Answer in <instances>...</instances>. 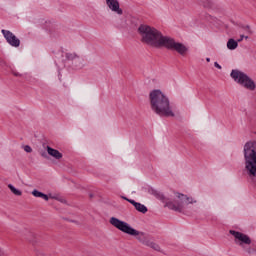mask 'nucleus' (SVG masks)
Listing matches in <instances>:
<instances>
[{
  "label": "nucleus",
  "instance_id": "nucleus-11",
  "mask_svg": "<svg viewBox=\"0 0 256 256\" xmlns=\"http://www.w3.org/2000/svg\"><path fill=\"white\" fill-rule=\"evenodd\" d=\"M65 57L66 61H72V64L75 65V67H81V65H83V58L75 52H68L65 54Z\"/></svg>",
  "mask_w": 256,
  "mask_h": 256
},
{
  "label": "nucleus",
  "instance_id": "nucleus-12",
  "mask_svg": "<svg viewBox=\"0 0 256 256\" xmlns=\"http://www.w3.org/2000/svg\"><path fill=\"white\" fill-rule=\"evenodd\" d=\"M106 5L116 15H123V9L119 5V0H106Z\"/></svg>",
  "mask_w": 256,
  "mask_h": 256
},
{
  "label": "nucleus",
  "instance_id": "nucleus-4",
  "mask_svg": "<svg viewBox=\"0 0 256 256\" xmlns=\"http://www.w3.org/2000/svg\"><path fill=\"white\" fill-rule=\"evenodd\" d=\"M109 223L113 225V227H115L116 229H119V231H122V233H126V235L136 237V239L139 240V242L142 244L145 239H147V237L145 236V232L136 230L135 228L131 227L129 223L122 221L119 218L111 217Z\"/></svg>",
  "mask_w": 256,
  "mask_h": 256
},
{
  "label": "nucleus",
  "instance_id": "nucleus-22",
  "mask_svg": "<svg viewBox=\"0 0 256 256\" xmlns=\"http://www.w3.org/2000/svg\"><path fill=\"white\" fill-rule=\"evenodd\" d=\"M23 149H24V151H25L26 153H32V152H33V148H31V146H29V145H25V146L23 147Z\"/></svg>",
  "mask_w": 256,
  "mask_h": 256
},
{
  "label": "nucleus",
  "instance_id": "nucleus-14",
  "mask_svg": "<svg viewBox=\"0 0 256 256\" xmlns=\"http://www.w3.org/2000/svg\"><path fill=\"white\" fill-rule=\"evenodd\" d=\"M129 203H131V205H133V207H135L136 211H138L139 213H147L148 209L147 206H145L144 204H141L139 202H136L135 200H128Z\"/></svg>",
  "mask_w": 256,
  "mask_h": 256
},
{
  "label": "nucleus",
  "instance_id": "nucleus-16",
  "mask_svg": "<svg viewBox=\"0 0 256 256\" xmlns=\"http://www.w3.org/2000/svg\"><path fill=\"white\" fill-rule=\"evenodd\" d=\"M177 198L180 199V201L187 203V205H193V203H197V200H194L192 197H189L185 194L178 193Z\"/></svg>",
  "mask_w": 256,
  "mask_h": 256
},
{
  "label": "nucleus",
  "instance_id": "nucleus-21",
  "mask_svg": "<svg viewBox=\"0 0 256 256\" xmlns=\"http://www.w3.org/2000/svg\"><path fill=\"white\" fill-rule=\"evenodd\" d=\"M153 241L149 240V238L144 239L142 245H146V247H151Z\"/></svg>",
  "mask_w": 256,
  "mask_h": 256
},
{
  "label": "nucleus",
  "instance_id": "nucleus-31",
  "mask_svg": "<svg viewBox=\"0 0 256 256\" xmlns=\"http://www.w3.org/2000/svg\"><path fill=\"white\" fill-rule=\"evenodd\" d=\"M244 39H249V36H244Z\"/></svg>",
  "mask_w": 256,
  "mask_h": 256
},
{
  "label": "nucleus",
  "instance_id": "nucleus-17",
  "mask_svg": "<svg viewBox=\"0 0 256 256\" xmlns=\"http://www.w3.org/2000/svg\"><path fill=\"white\" fill-rule=\"evenodd\" d=\"M239 47V42H237L235 39L230 38L227 42V49L230 51H235Z\"/></svg>",
  "mask_w": 256,
  "mask_h": 256
},
{
  "label": "nucleus",
  "instance_id": "nucleus-3",
  "mask_svg": "<svg viewBox=\"0 0 256 256\" xmlns=\"http://www.w3.org/2000/svg\"><path fill=\"white\" fill-rule=\"evenodd\" d=\"M138 33L141 41L145 45H150V47H163L167 39V36H164L157 28L145 24H141L138 27Z\"/></svg>",
  "mask_w": 256,
  "mask_h": 256
},
{
  "label": "nucleus",
  "instance_id": "nucleus-9",
  "mask_svg": "<svg viewBox=\"0 0 256 256\" xmlns=\"http://www.w3.org/2000/svg\"><path fill=\"white\" fill-rule=\"evenodd\" d=\"M1 33L11 47H19V45H21V40H19V38H17L13 32L2 29Z\"/></svg>",
  "mask_w": 256,
  "mask_h": 256
},
{
  "label": "nucleus",
  "instance_id": "nucleus-23",
  "mask_svg": "<svg viewBox=\"0 0 256 256\" xmlns=\"http://www.w3.org/2000/svg\"><path fill=\"white\" fill-rule=\"evenodd\" d=\"M244 29H245V31H247V33H250V34L252 33L251 28L248 25L245 26Z\"/></svg>",
  "mask_w": 256,
  "mask_h": 256
},
{
  "label": "nucleus",
  "instance_id": "nucleus-6",
  "mask_svg": "<svg viewBox=\"0 0 256 256\" xmlns=\"http://www.w3.org/2000/svg\"><path fill=\"white\" fill-rule=\"evenodd\" d=\"M230 77H232V79L236 83H238L242 87H245V89H248L249 91H255V81H253V79H251L247 74H245L241 70H232Z\"/></svg>",
  "mask_w": 256,
  "mask_h": 256
},
{
  "label": "nucleus",
  "instance_id": "nucleus-26",
  "mask_svg": "<svg viewBox=\"0 0 256 256\" xmlns=\"http://www.w3.org/2000/svg\"><path fill=\"white\" fill-rule=\"evenodd\" d=\"M214 67H216V69H222V67L217 62H214Z\"/></svg>",
  "mask_w": 256,
  "mask_h": 256
},
{
  "label": "nucleus",
  "instance_id": "nucleus-18",
  "mask_svg": "<svg viewBox=\"0 0 256 256\" xmlns=\"http://www.w3.org/2000/svg\"><path fill=\"white\" fill-rule=\"evenodd\" d=\"M32 195L34 197L40 198V199H44V201H49V196H47V194L40 192L39 190H33L32 191Z\"/></svg>",
  "mask_w": 256,
  "mask_h": 256
},
{
  "label": "nucleus",
  "instance_id": "nucleus-20",
  "mask_svg": "<svg viewBox=\"0 0 256 256\" xmlns=\"http://www.w3.org/2000/svg\"><path fill=\"white\" fill-rule=\"evenodd\" d=\"M151 249H154V251H161V246H159V244L152 242V244L150 245Z\"/></svg>",
  "mask_w": 256,
  "mask_h": 256
},
{
  "label": "nucleus",
  "instance_id": "nucleus-25",
  "mask_svg": "<svg viewBox=\"0 0 256 256\" xmlns=\"http://www.w3.org/2000/svg\"><path fill=\"white\" fill-rule=\"evenodd\" d=\"M12 73H13L14 77H21L22 76L19 72L13 71Z\"/></svg>",
  "mask_w": 256,
  "mask_h": 256
},
{
  "label": "nucleus",
  "instance_id": "nucleus-24",
  "mask_svg": "<svg viewBox=\"0 0 256 256\" xmlns=\"http://www.w3.org/2000/svg\"><path fill=\"white\" fill-rule=\"evenodd\" d=\"M243 39H245V35H240V39L237 40L238 43H241V41H243Z\"/></svg>",
  "mask_w": 256,
  "mask_h": 256
},
{
  "label": "nucleus",
  "instance_id": "nucleus-33",
  "mask_svg": "<svg viewBox=\"0 0 256 256\" xmlns=\"http://www.w3.org/2000/svg\"><path fill=\"white\" fill-rule=\"evenodd\" d=\"M29 241H33V240L29 239Z\"/></svg>",
  "mask_w": 256,
  "mask_h": 256
},
{
  "label": "nucleus",
  "instance_id": "nucleus-10",
  "mask_svg": "<svg viewBox=\"0 0 256 256\" xmlns=\"http://www.w3.org/2000/svg\"><path fill=\"white\" fill-rule=\"evenodd\" d=\"M165 207H168V209H171L172 211H178V213H182L183 209H185V201L175 200L171 201L169 198H166Z\"/></svg>",
  "mask_w": 256,
  "mask_h": 256
},
{
  "label": "nucleus",
  "instance_id": "nucleus-29",
  "mask_svg": "<svg viewBox=\"0 0 256 256\" xmlns=\"http://www.w3.org/2000/svg\"><path fill=\"white\" fill-rule=\"evenodd\" d=\"M41 155H42L43 157H47V153H46V152H43Z\"/></svg>",
  "mask_w": 256,
  "mask_h": 256
},
{
  "label": "nucleus",
  "instance_id": "nucleus-32",
  "mask_svg": "<svg viewBox=\"0 0 256 256\" xmlns=\"http://www.w3.org/2000/svg\"><path fill=\"white\" fill-rule=\"evenodd\" d=\"M90 197L93 198V194H90Z\"/></svg>",
  "mask_w": 256,
  "mask_h": 256
},
{
  "label": "nucleus",
  "instance_id": "nucleus-5",
  "mask_svg": "<svg viewBox=\"0 0 256 256\" xmlns=\"http://www.w3.org/2000/svg\"><path fill=\"white\" fill-rule=\"evenodd\" d=\"M109 223L113 225V227H115L116 229H119V231H122V233H126V235L136 237V239L139 240V242L142 244L145 239H147V237L145 236V232L136 230L135 228L131 227L129 223L122 221L119 218L111 217Z\"/></svg>",
  "mask_w": 256,
  "mask_h": 256
},
{
  "label": "nucleus",
  "instance_id": "nucleus-19",
  "mask_svg": "<svg viewBox=\"0 0 256 256\" xmlns=\"http://www.w3.org/2000/svg\"><path fill=\"white\" fill-rule=\"evenodd\" d=\"M8 188L10 189L11 193H13L14 195H17L18 197H21V195H23V192H21V190L15 188V186H13V184H8Z\"/></svg>",
  "mask_w": 256,
  "mask_h": 256
},
{
  "label": "nucleus",
  "instance_id": "nucleus-2",
  "mask_svg": "<svg viewBox=\"0 0 256 256\" xmlns=\"http://www.w3.org/2000/svg\"><path fill=\"white\" fill-rule=\"evenodd\" d=\"M138 33L141 41L145 45H150V47H163L167 39V36H164L157 28L145 24H141L138 27Z\"/></svg>",
  "mask_w": 256,
  "mask_h": 256
},
{
  "label": "nucleus",
  "instance_id": "nucleus-30",
  "mask_svg": "<svg viewBox=\"0 0 256 256\" xmlns=\"http://www.w3.org/2000/svg\"><path fill=\"white\" fill-rule=\"evenodd\" d=\"M207 63L211 61V58H206Z\"/></svg>",
  "mask_w": 256,
  "mask_h": 256
},
{
  "label": "nucleus",
  "instance_id": "nucleus-1",
  "mask_svg": "<svg viewBox=\"0 0 256 256\" xmlns=\"http://www.w3.org/2000/svg\"><path fill=\"white\" fill-rule=\"evenodd\" d=\"M149 99L150 107L156 115H159L160 117H175V112H173L169 97H167L161 90L151 91Z\"/></svg>",
  "mask_w": 256,
  "mask_h": 256
},
{
  "label": "nucleus",
  "instance_id": "nucleus-13",
  "mask_svg": "<svg viewBox=\"0 0 256 256\" xmlns=\"http://www.w3.org/2000/svg\"><path fill=\"white\" fill-rule=\"evenodd\" d=\"M148 193L156 197V199H159V201H162V203H167V197H165L163 193L159 192L155 188H149Z\"/></svg>",
  "mask_w": 256,
  "mask_h": 256
},
{
  "label": "nucleus",
  "instance_id": "nucleus-27",
  "mask_svg": "<svg viewBox=\"0 0 256 256\" xmlns=\"http://www.w3.org/2000/svg\"><path fill=\"white\" fill-rule=\"evenodd\" d=\"M0 256H7V254L5 253V251H3V249L0 248Z\"/></svg>",
  "mask_w": 256,
  "mask_h": 256
},
{
  "label": "nucleus",
  "instance_id": "nucleus-8",
  "mask_svg": "<svg viewBox=\"0 0 256 256\" xmlns=\"http://www.w3.org/2000/svg\"><path fill=\"white\" fill-rule=\"evenodd\" d=\"M163 47H165L166 49H169L170 51H176L177 53H179V55H186L187 51H189V49L187 48V46H185V44L180 43V42H176L175 39L166 36V40L164 42Z\"/></svg>",
  "mask_w": 256,
  "mask_h": 256
},
{
  "label": "nucleus",
  "instance_id": "nucleus-15",
  "mask_svg": "<svg viewBox=\"0 0 256 256\" xmlns=\"http://www.w3.org/2000/svg\"><path fill=\"white\" fill-rule=\"evenodd\" d=\"M48 155L51 157H54V159H63V154L59 152V150L51 148L50 146L46 147Z\"/></svg>",
  "mask_w": 256,
  "mask_h": 256
},
{
  "label": "nucleus",
  "instance_id": "nucleus-7",
  "mask_svg": "<svg viewBox=\"0 0 256 256\" xmlns=\"http://www.w3.org/2000/svg\"><path fill=\"white\" fill-rule=\"evenodd\" d=\"M229 233L235 238L234 241L236 245H239L245 253H248V255L255 253V249L249 247V245H251V238L248 235L235 230H230Z\"/></svg>",
  "mask_w": 256,
  "mask_h": 256
},
{
  "label": "nucleus",
  "instance_id": "nucleus-28",
  "mask_svg": "<svg viewBox=\"0 0 256 256\" xmlns=\"http://www.w3.org/2000/svg\"><path fill=\"white\" fill-rule=\"evenodd\" d=\"M122 199H124V201H128V203H129V201H133V199H129V198L125 197V196H122Z\"/></svg>",
  "mask_w": 256,
  "mask_h": 256
}]
</instances>
